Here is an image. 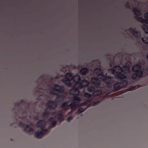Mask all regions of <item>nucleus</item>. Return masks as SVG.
<instances>
[{"mask_svg":"<svg viewBox=\"0 0 148 148\" xmlns=\"http://www.w3.org/2000/svg\"><path fill=\"white\" fill-rule=\"evenodd\" d=\"M81 89L79 86V85H75V84L73 87L69 90V92L71 94L73 95H79L80 93L79 90Z\"/></svg>","mask_w":148,"mask_h":148,"instance_id":"obj_8","label":"nucleus"},{"mask_svg":"<svg viewBox=\"0 0 148 148\" xmlns=\"http://www.w3.org/2000/svg\"><path fill=\"white\" fill-rule=\"evenodd\" d=\"M129 30H132V32L134 34L135 30H136V29L135 28H133L131 27H130L129 28Z\"/></svg>","mask_w":148,"mask_h":148,"instance_id":"obj_31","label":"nucleus"},{"mask_svg":"<svg viewBox=\"0 0 148 148\" xmlns=\"http://www.w3.org/2000/svg\"><path fill=\"white\" fill-rule=\"evenodd\" d=\"M23 131L31 134L34 131V130L32 127H30L29 125H27L24 128Z\"/></svg>","mask_w":148,"mask_h":148,"instance_id":"obj_12","label":"nucleus"},{"mask_svg":"<svg viewBox=\"0 0 148 148\" xmlns=\"http://www.w3.org/2000/svg\"><path fill=\"white\" fill-rule=\"evenodd\" d=\"M102 92L101 89H98L96 90L94 92V95H100Z\"/></svg>","mask_w":148,"mask_h":148,"instance_id":"obj_19","label":"nucleus"},{"mask_svg":"<svg viewBox=\"0 0 148 148\" xmlns=\"http://www.w3.org/2000/svg\"><path fill=\"white\" fill-rule=\"evenodd\" d=\"M94 72L97 75V76L92 77L91 81L92 84L97 87L100 85L101 80L106 83L110 88L113 87L116 90H119L122 88L123 86H125L128 84V82L126 81H122V82L116 83L113 77L108 75L107 73L106 75L104 74L103 71L99 68H95L94 70Z\"/></svg>","mask_w":148,"mask_h":148,"instance_id":"obj_1","label":"nucleus"},{"mask_svg":"<svg viewBox=\"0 0 148 148\" xmlns=\"http://www.w3.org/2000/svg\"><path fill=\"white\" fill-rule=\"evenodd\" d=\"M73 76L71 73H67L65 76V78L62 79V81L67 86H71V81L73 79Z\"/></svg>","mask_w":148,"mask_h":148,"instance_id":"obj_7","label":"nucleus"},{"mask_svg":"<svg viewBox=\"0 0 148 148\" xmlns=\"http://www.w3.org/2000/svg\"><path fill=\"white\" fill-rule=\"evenodd\" d=\"M131 65V63L130 61H128L123 68L119 66H115L111 69L113 73L117 74L115 75L116 78L121 80L125 79L127 78V77L123 73H126L130 72V68Z\"/></svg>","mask_w":148,"mask_h":148,"instance_id":"obj_2","label":"nucleus"},{"mask_svg":"<svg viewBox=\"0 0 148 148\" xmlns=\"http://www.w3.org/2000/svg\"><path fill=\"white\" fill-rule=\"evenodd\" d=\"M60 98L61 99V101H63L65 97V96L63 95V94H60Z\"/></svg>","mask_w":148,"mask_h":148,"instance_id":"obj_28","label":"nucleus"},{"mask_svg":"<svg viewBox=\"0 0 148 148\" xmlns=\"http://www.w3.org/2000/svg\"><path fill=\"white\" fill-rule=\"evenodd\" d=\"M38 116H35L34 117V119H35L37 120L38 119Z\"/></svg>","mask_w":148,"mask_h":148,"instance_id":"obj_35","label":"nucleus"},{"mask_svg":"<svg viewBox=\"0 0 148 148\" xmlns=\"http://www.w3.org/2000/svg\"><path fill=\"white\" fill-rule=\"evenodd\" d=\"M39 78L40 79H42L43 80H44V75H41L40 77Z\"/></svg>","mask_w":148,"mask_h":148,"instance_id":"obj_32","label":"nucleus"},{"mask_svg":"<svg viewBox=\"0 0 148 148\" xmlns=\"http://www.w3.org/2000/svg\"><path fill=\"white\" fill-rule=\"evenodd\" d=\"M25 102L24 100L22 99L19 102H16L14 104V106L15 107L20 108H21L20 107V105L23 103H25Z\"/></svg>","mask_w":148,"mask_h":148,"instance_id":"obj_16","label":"nucleus"},{"mask_svg":"<svg viewBox=\"0 0 148 148\" xmlns=\"http://www.w3.org/2000/svg\"><path fill=\"white\" fill-rule=\"evenodd\" d=\"M98 61V60H93V62H96V61Z\"/></svg>","mask_w":148,"mask_h":148,"instance_id":"obj_37","label":"nucleus"},{"mask_svg":"<svg viewBox=\"0 0 148 148\" xmlns=\"http://www.w3.org/2000/svg\"><path fill=\"white\" fill-rule=\"evenodd\" d=\"M126 7L128 8H130V5H129L128 4H126L125 5Z\"/></svg>","mask_w":148,"mask_h":148,"instance_id":"obj_33","label":"nucleus"},{"mask_svg":"<svg viewBox=\"0 0 148 148\" xmlns=\"http://www.w3.org/2000/svg\"><path fill=\"white\" fill-rule=\"evenodd\" d=\"M53 91L55 92H51L54 95H57L55 99H57L60 98V94H64V87L62 86H60L57 84H55L53 87Z\"/></svg>","mask_w":148,"mask_h":148,"instance_id":"obj_5","label":"nucleus"},{"mask_svg":"<svg viewBox=\"0 0 148 148\" xmlns=\"http://www.w3.org/2000/svg\"><path fill=\"white\" fill-rule=\"evenodd\" d=\"M90 84L89 81L86 79L82 80L79 84L80 88L82 89L83 88L87 86Z\"/></svg>","mask_w":148,"mask_h":148,"instance_id":"obj_11","label":"nucleus"},{"mask_svg":"<svg viewBox=\"0 0 148 148\" xmlns=\"http://www.w3.org/2000/svg\"><path fill=\"white\" fill-rule=\"evenodd\" d=\"M143 42L145 44H148V37H145L142 38Z\"/></svg>","mask_w":148,"mask_h":148,"instance_id":"obj_23","label":"nucleus"},{"mask_svg":"<svg viewBox=\"0 0 148 148\" xmlns=\"http://www.w3.org/2000/svg\"><path fill=\"white\" fill-rule=\"evenodd\" d=\"M85 110V109H84V108H81L78 109L77 110V112H78L80 113L83 112Z\"/></svg>","mask_w":148,"mask_h":148,"instance_id":"obj_27","label":"nucleus"},{"mask_svg":"<svg viewBox=\"0 0 148 148\" xmlns=\"http://www.w3.org/2000/svg\"><path fill=\"white\" fill-rule=\"evenodd\" d=\"M93 105L94 106H96L98 105L100 103V101H93Z\"/></svg>","mask_w":148,"mask_h":148,"instance_id":"obj_29","label":"nucleus"},{"mask_svg":"<svg viewBox=\"0 0 148 148\" xmlns=\"http://www.w3.org/2000/svg\"><path fill=\"white\" fill-rule=\"evenodd\" d=\"M73 117L71 116H70L69 117H68L67 119V121L68 122H70L71 120H72Z\"/></svg>","mask_w":148,"mask_h":148,"instance_id":"obj_30","label":"nucleus"},{"mask_svg":"<svg viewBox=\"0 0 148 148\" xmlns=\"http://www.w3.org/2000/svg\"><path fill=\"white\" fill-rule=\"evenodd\" d=\"M134 34H138V32L136 30H135V32H134Z\"/></svg>","mask_w":148,"mask_h":148,"instance_id":"obj_36","label":"nucleus"},{"mask_svg":"<svg viewBox=\"0 0 148 148\" xmlns=\"http://www.w3.org/2000/svg\"><path fill=\"white\" fill-rule=\"evenodd\" d=\"M134 14L137 16L135 17L136 20L142 23H145L148 25V12L144 14L145 17L147 20H146L143 19L142 17H139L141 16V12L139 9L135 8L134 9Z\"/></svg>","mask_w":148,"mask_h":148,"instance_id":"obj_6","label":"nucleus"},{"mask_svg":"<svg viewBox=\"0 0 148 148\" xmlns=\"http://www.w3.org/2000/svg\"><path fill=\"white\" fill-rule=\"evenodd\" d=\"M63 114L61 113H59L58 115V119L60 121L63 120Z\"/></svg>","mask_w":148,"mask_h":148,"instance_id":"obj_20","label":"nucleus"},{"mask_svg":"<svg viewBox=\"0 0 148 148\" xmlns=\"http://www.w3.org/2000/svg\"><path fill=\"white\" fill-rule=\"evenodd\" d=\"M96 89L95 87L92 86H89L88 88V90L90 92H94L95 91Z\"/></svg>","mask_w":148,"mask_h":148,"instance_id":"obj_17","label":"nucleus"},{"mask_svg":"<svg viewBox=\"0 0 148 148\" xmlns=\"http://www.w3.org/2000/svg\"><path fill=\"white\" fill-rule=\"evenodd\" d=\"M142 28L146 33L148 34V26L144 25L142 26Z\"/></svg>","mask_w":148,"mask_h":148,"instance_id":"obj_21","label":"nucleus"},{"mask_svg":"<svg viewBox=\"0 0 148 148\" xmlns=\"http://www.w3.org/2000/svg\"><path fill=\"white\" fill-rule=\"evenodd\" d=\"M75 103H71L69 105V106H70L71 109L75 108L76 106Z\"/></svg>","mask_w":148,"mask_h":148,"instance_id":"obj_24","label":"nucleus"},{"mask_svg":"<svg viewBox=\"0 0 148 148\" xmlns=\"http://www.w3.org/2000/svg\"><path fill=\"white\" fill-rule=\"evenodd\" d=\"M56 114V112H53L52 113V115H55Z\"/></svg>","mask_w":148,"mask_h":148,"instance_id":"obj_34","label":"nucleus"},{"mask_svg":"<svg viewBox=\"0 0 148 148\" xmlns=\"http://www.w3.org/2000/svg\"><path fill=\"white\" fill-rule=\"evenodd\" d=\"M45 125L46 122L44 120L40 119L37 122L36 125L38 127L40 128L41 131L35 133L34 136L36 138H40L42 136L47 133V130L44 129Z\"/></svg>","mask_w":148,"mask_h":148,"instance_id":"obj_3","label":"nucleus"},{"mask_svg":"<svg viewBox=\"0 0 148 148\" xmlns=\"http://www.w3.org/2000/svg\"><path fill=\"white\" fill-rule=\"evenodd\" d=\"M53 117H50L48 119V121L51 122V124L53 127H54L56 124V121L55 120H53Z\"/></svg>","mask_w":148,"mask_h":148,"instance_id":"obj_15","label":"nucleus"},{"mask_svg":"<svg viewBox=\"0 0 148 148\" xmlns=\"http://www.w3.org/2000/svg\"><path fill=\"white\" fill-rule=\"evenodd\" d=\"M47 107L52 109H54L57 106L56 102L54 101H49L47 103Z\"/></svg>","mask_w":148,"mask_h":148,"instance_id":"obj_10","label":"nucleus"},{"mask_svg":"<svg viewBox=\"0 0 148 148\" xmlns=\"http://www.w3.org/2000/svg\"><path fill=\"white\" fill-rule=\"evenodd\" d=\"M18 124L19 127H21L22 128L24 127V124L21 121H20L18 122Z\"/></svg>","mask_w":148,"mask_h":148,"instance_id":"obj_25","label":"nucleus"},{"mask_svg":"<svg viewBox=\"0 0 148 148\" xmlns=\"http://www.w3.org/2000/svg\"><path fill=\"white\" fill-rule=\"evenodd\" d=\"M79 95H74L73 97L72 103H78L80 102L81 100V98L80 97H77Z\"/></svg>","mask_w":148,"mask_h":148,"instance_id":"obj_13","label":"nucleus"},{"mask_svg":"<svg viewBox=\"0 0 148 148\" xmlns=\"http://www.w3.org/2000/svg\"><path fill=\"white\" fill-rule=\"evenodd\" d=\"M49 112L47 111V109H45V111L42 113V116L45 117L47 118L48 117Z\"/></svg>","mask_w":148,"mask_h":148,"instance_id":"obj_22","label":"nucleus"},{"mask_svg":"<svg viewBox=\"0 0 148 148\" xmlns=\"http://www.w3.org/2000/svg\"><path fill=\"white\" fill-rule=\"evenodd\" d=\"M141 63L140 62L139 64H136L132 68V70L134 73L132 74V79H136L138 77H142L144 75V71L141 70Z\"/></svg>","mask_w":148,"mask_h":148,"instance_id":"obj_4","label":"nucleus"},{"mask_svg":"<svg viewBox=\"0 0 148 148\" xmlns=\"http://www.w3.org/2000/svg\"><path fill=\"white\" fill-rule=\"evenodd\" d=\"M72 80L75 83V85H79L82 80L80 76L77 74L73 76Z\"/></svg>","mask_w":148,"mask_h":148,"instance_id":"obj_9","label":"nucleus"},{"mask_svg":"<svg viewBox=\"0 0 148 148\" xmlns=\"http://www.w3.org/2000/svg\"><path fill=\"white\" fill-rule=\"evenodd\" d=\"M147 60H148V55H147Z\"/></svg>","mask_w":148,"mask_h":148,"instance_id":"obj_38","label":"nucleus"},{"mask_svg":"<svg viewBox=\"0 0 148 148\" xmlns=\"http://www.w3.org/2000/svg\"><path fill=\"white\" fill-rule=\"evenodd\" d=\"M68 102H65L62 103L61 105L60 108H64L67 107L69 106L68 105Z\"/></svg>","mask_w":148,"mask_h":148,"instance_id":"obj_18","label":"nucleus"},{"mask_svg":"<svg viewBox=\"0 0 148 148\" xmlns=\"http://www.w3.org/2000/svg\"><path fill=\"white\" fill-rule=\"evenodd\" d=\"M89 71L88 69L86 68H83L80 70V72L82 75H86Z\"/></svg>","mask_w":148,"mask_h":148,"instance_id":"obj_14","label":"nucleus"},{"mask_svg":"<svg viewBox=\"0 0 148 148\" xmlns=\"http://www.w3.org/2000/svg\"><path fill=\"white\" fill-rule=\"evenodd\" d=\"M13 125V123H12V124H11V126H12V125Z\"/></svg>","mask_w":148,"mask_h":148,"instance_id":"obj_39","label":"nucleus"},{"mask_svg":"<svg viewBox=\"0 0 148 148\" xmlns=\"http://www.w3.org/2000/svg\"><path fill=\"white\" fill-rule=\"evenodd\" d=\"M84 96L86 97L87 98H90L92 96L91 95L88 93H86L84 94Z\"/></svg>","mask_w":148,"mask_h":148,"instance_id":"obj_26","label":"nucleus"}]
</instances>
